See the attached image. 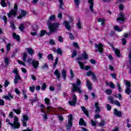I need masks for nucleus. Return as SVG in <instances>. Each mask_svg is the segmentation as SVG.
Here are the masks:
<instances>
[{"mask_svg":"<svg viewBox=\"0 0 131 131\" xmlns=\"http://www.w3.org/2000/svg\"><path fill=\"white\" fill-rule=\"evenodd\" d=\"M81 84V81L77 79L76 83H72V92H77L79 94H81L82 91L80 89V85Z\"/></svg>","mask_w":131,"mask_h":131,"instance_id":"1","label":"nucleus"},{"mask_svg":"<svg viewBox=\"0 0 131 131\" xmlns=\"http://www.w3.org/2000/svg\"><path fill=\"white\" fill-rule=\"evenodd\" d=\"M19 118L18 117L15 116L14 118V122L13 123H12L10 122H8V124H9L11 126L12 128H20V123H19Z\"/></svg>","mask_w":131,"mask_h":131,"instance_id":"2","label":"nucleus"},{"mask_svg":"<svg viewBox=\"0 0 131 131\" xmlns=\"http://www.w3.org/2000/svg\"><path fill=\"white\" fill-rule=\"evenodd\" d=\"M18 10V5L16 4H14V9L9 12L8 14V18H11L12 17H14L16 18V14H17V11Z\"/></svg>","mask_w":131,"mask_h":131,"instance_id":"3","label":"nucleus"},{"mask_svg":"<svg viewBox=\"0 0 131 131\" xmlns=\"http://www.w3.org/2000/svg\"><path fill=\"white\" fill-rule=\"evenodd\" d=\"M58 27L59 24L58 23L50 24L49 25V29L50 32H55V31H57Z\"/></svg>","mask_w":131,"mask_h":131,"instance_id":"4","label":"nucleus"},{"mask_svg":"<svg viewBox=\"0 0 131 131\" xmlns=\"http://www.w3.org/2000/svg\"><path fill=\"white\" fill-rule=\"evenodd\" d=\"M95 46L96 49L95 52H99V54H103L104 51V48H103V47H104V46H103L102 43H95Z\"/></svg>","mask_w":131,"mask_h":131,"instance_id":"5","label":"nucleus"},{"mask_svg":"<svg viewBox=\"0 0 131 131\" xmlns=\"http://www.w3.org/2000/svg\"><path fill=\"white\" fill-rule=\"evenodd\" d=\"M125 85L126 86V90L125 93L127 95H129V94H131V90H129V88H130V82L128 81L125 80L124 81Z\"/></svg>","mask_w":131,"mask_h":131,"instance_id":"6","label":"nucleus"},{"mask_svg":"<svg viewBox=\"0 0 131 131\" xmlns=\"http://www.w3.org/2000/svg\"><path fill=\"white\" fill-rule=\"evenodd\" d=\"M125 20V16H124V13L123 12H120L119 16L117 18V21L118 23H120V22H123Z\"/></svg>","mask_w":131,"mask_h":131,"instance_id":"7","label":"nucleus"},{"mask_svg":"<svg viewBox=\"0 0 131 131\" xmlns=\"http://www.w3.org/2000/svg\"><path fill=\"white\" fill-rule=\"evenodd\" d=\"M77 102V97L75 94H73L72 101H69V104L71 106H74Z\"/></svg>","mask_w":131,"mask_h":131,"instance_id":"8","label":"nucleus"},{"mask_svg":"<svg viewBox=\"0 0 131 131\" xmlns=\"http://www.w3.org/2000/svg\"><path fill=\"white\" fill-rule=\"evenodd\" d=\"M72 126V115H69L68 117V123L67 125V129L71 128Z\"/></svg>","mask_w":131,"mask_h":131,"instance_id":"9","label":"nucleus"},{"mask_svg":"<svg viewBox=\"0 0 131 131\" xmlns=\"http://www.w3.org/2000/svg\"><path fill=\"white\" fill-rule=\"evenodd\" d=\"M94 106L95 107V113H100L101 112V107L99 105L98 102H96L94 103Z\"/></svg>","mask_w":131,"mask_h":131,"instance_id":"10","label":"nucleus"},{"mask_svg":"<svg viewBox=\"0 0 131 131\" xmlns=\"http://www.w3.org/2000/svg\"><path fill=\"white\" fill-rule=\"evenodd\" d=\"M31 29H32L33 31L31 32V35H32V36H36L37 35L36 31H37L38 28L33 26L31 27Z\"/></svg>","mask_w":131,"mask_h":131,"instance_id":"11","label":"nucleus"},{"mask_svg":"<svg viewBox=\"0 0 131 131\" xmlns=\"http://www.w3.org/2000/svg\"><path fill=\"white\" fill-rule=\"evenodd\" d=\"M32 65L35 69H36L38 67V65H39V62L37 60H33L32 61Z\"/></svg>","mask_w":131,"mask_h":131,"instance_id":"12","label":"nucleus"},{"mask_svg":"<svg viewBox=\"0 0 131 131\" xmlns=\"http://www.w3.org/2000/svg\"><path fill=\"white\" fill-rule=\"evenodd\" d=\"M88 3L90 4V10L91 12L94 11V0H88Z\"/></svg>","mask_w":131,"mask_h":131,"instance_id":"13","label":"nucleus"},{"mask_svg":"<svg viewBox=\"0 0 131 131\" xmlns=\"http://www.w3.org/2000/svg\"><path fill=\"white\" fill-rule=\"evenodd\" d=\"M86 85L90 91L93 89L92 83H91V81H90L89 79H87L86 81Z\"/></svg>","mask_w":131,"mask_h":131,"instance_id":"14","label":"nucleus"},{"mask_svg":"<svg viewBox=\"0 0 131 131\" xmlns=\"http://www.w3.org/2000/svg\"><path fill=\"white\" fill-rule=\"evenodd\" d=\"M26 11L21 10L20 12V14L17 17V19H21L23 17H25L26 16Z\"/></svg>","mask_w":131,"mask_h":131,"instance_id":"15","label":"nucleus"},{"mask_svg":"<svg viewBox=\"0 0 131 131\" xmlns=\"http://www.w3.org/2000/svg\"><path fill=\"white\" fill-rule=\"evenodd\" d=\"M114 115H116V116H118L119 117H120V116L122 115L121 112L118 111L116 108L114 109Z\"/></svg>","mask_w":131,"mask_h":131,"instance_id":"16","label":"nucleus"},{"mask_svg":"<svg viewBox=\"0 0 131 131\" xmlns=\"http://www.w3.org/2000/svg\"><path fill=\"white\" fill-rule=\"evenodd\" d=\"M13 98L14 97L10 93H9L8 95L3 97V99H5V100H8V101H10L11 99H13Z\"/></svg>","mask_w":131,"mask_h":131,"instance_id":"17","label":"nucleus"},{"mask_svg":"<svg viewBox=\"0 0 131 131\" xmlns=\"http://www.w3.org/2000/svg\"><path fill=\"white\" fill-rule=\"evenodd\" d=\"M54 74H55L58 79H60L61 76L60 75V72L59 71V70H56L54 73Z\"/></svg>","mask_w":131,"mask_h":131,"instance_id":"18","label":"nucleus"},{"mask_svg":"<svg viewBox=\"0 0 131 131\" xmlns=\"http://www.w3.org/2000/svg\"><path fill=\"white\" fill-rule=\"evenodd\" d=\"M63 24L66 26V28H67L68 30H70V29H71V27H70V25H69V23L68 21H64L63 22Z\"/></svg>","mask_w":131,"mask_h":131,"instance_id":"19","label":"nucleus"},{"mask_svg":"<svg viewBox=\"0 0 131 131\" xmlns=\"http://www.w3.org/2000/svg\"><path fill=\"white\" fill-rule=\"evenodd\" d=\"M67 73V71H66L64 69L62 70L61 72V75L62 76V78L64 80H66V74Z\"/></svg>","mask_w":131,"mask_h":131,"instance_id":"20","label":"nucleus"},{"mask_svg":"<svg viewBox=\"0 0 131 131\" xmlns=\"http://www.w3.org/2000/svg\"><path fill=\"white\" fill-rule=\"evenodd\" d=\"M81 108L82 111L83 112V113H84V114H85V115L87 116V117H89V111L86 110V108H85V107L81 106Z\"/></svg>","mask_w":131,"mask_h":131,"instance_id":"21","label":"nucleus"},{"mask_svg":"<svg viewBox=\"0 0 131 131\" xmlns=\"http://www.w3.org/2000/svg\"><path fill=\"white\" fill-rule=\"evenodd\" d=\"M82 57L83 58H78V60H80V61H82L83 60V59H84L85 60H86L88 59V54H86V53H85V52H84L82 55Z\"/></svg>","mask_w":131,"mask_h":131,"instance_id":"22","label":"nucleus"},{"mask_svg":"<svg viewBox=\"0 0 131 131\" xmlns=\"http://www.w3.org/2000/svg\"><path fill=\"white\" fill-rule=\"evenodd\" d=\"M26 50L28 51V54L32 56L34 54V51L31 48H27Z\"/></svg>","mask_w":131,"mask_h":131,"instance_id":"23","label":"nucleus"},{"mask_svg":"<svg viewBox=\"0 0 131 131\" xmlns=\"http://www.w3.org/2000/svg\"><path fill=\"white\" fill-rule=\"evenodd\" d=\"M114 28L116 31H118V32H121L123 30L122 28H119L118 26H115Z\"/></svg>","mask_w":131,"mask_h":131,"instance_id":"24","label":"nucleus"},{"mask_svg":"<svg viewBox=\"0 0 131 131\" xmlns=\"http://www.w3.org/2000/svg\"><path fill=\"white\" fill-rule=\"evenodd\" d=\"M113 50L117 56V57H120V51H119V50H118V49H114L113 48Z\"/></svg>","mask_w":131,"mask_h":131,"instance_id":"25","label":"nucleus"},{"mask_svg":"<svg viewBox=\"0 0 131 131\" xmlns=\"http://www.w3.org/2000/svg\"><path fill=\"white\" fill-rule=\"evenodd\" d=\"M106 85H110L112 89H115V86L114 84L112 82H110V83L108 82H106Z\"/></svg>","mask_w":131,"mask_h":131,"instance_id":"26","label":"nucleus"},{"mask_svg":"<svg viewBox=\"0 0 131 131\" xmlns=\"http://www.w3.org/2000/svg\"><path fill=\"white\" fill-rule=\"evenodd\" d=\"M13 38H14V39H16L17 41H19V40H20V36L16 34V33H13Z\"/></svg>","mask_w":131,"mask_h":131,"instance_id":"27","label":"nucleus"},{"mask_svg":"<svg viewBox=\"0 0 131 131\" xmlns=\"http://www.w3.org/2000/svg\"><path fill=\"white\" fill-rule=\"evenodd\" d=\"M78 63L79 64L80 68L82 70H84V64L82 62L78 61Z\"/></svg>","mask_w":131,"mask_h":131,"instance_id":"28","label":"nucleus"},{"mask_svg":"<svg viewBox=\"0 0 131 131\" xmlns=\"http://www.w3.org/2000/svg\"><path fill=\"white\" fill-rule=\"evenodd\" d=\"M29 118L27 115H23V119H21V121H27L28 120Z\"/></svg>","mask_w":131,"mask_h":131,"instance_id":"29","label":"nucleus"},{"mask_svg":"<svg viewBox=\"0 0 131 131\" xmlns=\"http://www.w3.org/2000/svg\"><path fill=\"white\" fill-rule=\"evenodd\" d=\"M98 21L100 22L101 25L103 26L105 24V19L104 18H98Z\"/></svg>","mask_w":131,"mask_h":131,"instance_id":"30","label":"nucleus"},{"mask_svg":"<svg viewBox=\"0 0 131 131\" xmlns=\"http://www.w3.org/2000/svg\"><path fill=\"white\" fill-rule=\"evenodd\" d=\"M1 6L5 8V7H7V3H6V0H1Z\"/></svg>","mask_w":131,"mask_h":131,"instance_id":"31","label":"nucleus"},{"mask_svg":"<svg viewBox=\"0 0 131 131\" xmlns=\"http://www.w3.org/2000/svg\"><path fill=\"white\" fill-rule=\"evenodd\" d=\"M79 125H85V122H84V121L83 120V119L80 118L79 121Z\"/></svg>","mask_w":131,"mask_h":131,"instance_id":"32","label":"nucleus"},{"mask_svg":"<svg viewBox=\"0 0 131 131\" xmlns=\"http://www.w3.org/2000/svg\"><path fill=\"white\" fill-rule=\"evenodd\" d=\"M12 111L14 112H15L16 114H20V113H21V109L20 108L13 109Z\"/></svg>","mask_w":131,"mask_h":131,"instance_id":"33","label":"nucleus"},{"mask_svg":"<svg viewBox=\"0 0 131 131\" xmlns=\"http://www.w3.org/2000/svg\"><path fill=\"white\" fill-rule=\"evenodd\" d=\"M4 60L6 65L8 66V65H9V63L10 62V59L7 57H5Z\"/></svg>","mask_w":131,"mask_h":131,"instance_id":"34","label":"nucleus"},{"mask_svg":"<svg viewBox=\"0 0 131 131\" xmlns=\"http://www.w3.org/2000/svg\"><path fill=\"white\" fill-rule=\"evenodd\" d=\"M30 91L31 92V93H34V90H35V86L32 85L30 86L29 87Z\"/></svg>","mask_w":131,"mask_h":131,"instance_id":"35","label":"nucleus"},{"mask_svg":"<svg viewBox=\"0 0 131 131\" xmlns=\"http://www.w3.org/2000/svg\"><path fill=\"white\" fill-rule=\"evenodd\" d=\"M26 58H27V54L25 52L23 55V60L24 62H26Z\"/></svg>","mask_w":131,"mask_h":131,"instance_id":"36","label":"nucleus"},{"mask_svg":"<svg viewBox=\"0 0 131 131\" xmlns=\"http://www.w3.org/2000/svg\"><path fill=\"white\" fill-rule=\"evenodd\" d=\"M47 58L49 61H53L54 60V58H53V55L52 54H49Z\"/></svg>","mask_w":131,"mask_h":131,"instance_id":"37","label":"nucleus"},{"mask_svg":"<svg viewBox=\"0 0 131 131\" xmlns=\"http://www.w3.org/2000/svg\"><path fill=\"white\" fill-rule=\"evenodd\" d=\"M74 4L76 5V8H78V6L79 5V3L80 2V0H74Z\"/></svg>","mask_w":131,"mask_h":131,"instance_id":"38","label":"nucleus"},{"mask_svg":"<svg viewBox=\"0 0 131 131\" xmlns=\"http://www.w3.org/2000/svg\"><path fill=\"white\" fill-rule=\"evenodd\" d=\"M55 18L56 16L54 15H52L49 17V20L50 21H54L55 20Z\"/></svg>","mask_w":131,"mask_h":131,"instance_id":"39","label":"nucleus"},{"mask_svg":"<svg viewBox=\"0 0 131 131\" xmlns=\"http://www.w3.org/2000/svg\"><path fill=\"white\" fill-rule=\"evenodd\" d=\"M105 94H106V95H111L112 91L110 89H107L105 90Z\"/></svg>","mask_w":131,"mask_h":131,"instance_id":"40","label":"nucleus"},{"mask_svg":"<svg viewBox=\"0 0 131 131\" xmlns=\"http://www.w3.org/2000/svg\"><path fill=\"white\" fill-rule=\"evenodd\" d=\"M46 33H47V31L45 30L41 31L39 35L40 36L42 37L45 35V34H46Z\"/></svg>","mask_w":131,"mask_h":131,"instance_id":"41","label":"nucleus"},{"mask_svg":"<svg viewBox=\"0 0 131 131\" xmlns=\"http://www.w3.org/2000/svg\"><path fill=\"white\" fill-rule=\"evenodd\" d=\"M73 46L74 47V48H76V49H79V46H78V43L74 42L73 43Z\"/></svg>","mask_w":131,"mask_h":131,"instance_id":"42","label":"nucleus"},{"mask_svg":"<svg viewBox=\"0 0 131 131\" xmlns=\"http://www.w3.org/2000/svg\"><path fill=\"white\" fill-rule=\"evenodd\" d=\"M113 104H115V105H116V106H118V107H120V103H119V101L117 100L114 101Z\"/></svg>","mask_w":131,"mask_h":131,"instance_id":"43","label":"nucleus"},{"mask_svg":"<svg viewBox=\"0 0 131 131\" xmlns=\"http://www.w3.org/2000/svg\"><path fill=\"white\" fill-rule=\"evenodd\" d=\"M48 68H49V66L47 63H44L41 68L42 69H48Z\"/></svg>","mask_w":131,"mask_h":131,"instance_id":"44","label":"nucleus"},{"mask_svg":"<svg viewBox=\"0 0 131 131\" xmlns=\"http://www.w3.org/2000/svg\"><path fill=\"white\" fill-rule=\"evenodd\" d=\"M58 2L60 3L59 8L60 9H63V8H62V6H63V5H64V3H63V1L62 0H58Z\"/></svg>","mask_w":131,"mask_h":131,"instance_id":"45","label":"nucleus"},{"mask_svg":"<svg viewBox=\"0 0 131 131\" xmlns=\"http://www.w3.org/2000/svg\"><path fill=\"white\" fill-rule=\"evenodd\" d=\"M14 78L16 79H19L20 80H21V77H20V75H19V74H15Z\"/></svg>","mask_w":131,"mask_h":131,"instance_id":"46","label":"nucleus"},{"mask_svg":"<svg viewBox=\"0 0 131 131\" xmlns=\"http://www.w3.org/2000/svg\"><path fill=\"white\" fill-rule=\"evenodd\" d=\"M15 93H16V94L17 95H20L21 94V92L18 89V88H15Z\"/></svg>","mask_w":131,"mask_h":131,"instance_id":"47","label":"nucleus"},{"mask_svg":"<svg viewBox=\"0 0 131 131\" xmlns=\"http://www.w3.org/2000/svg\"><path fill=\"white\" fill-rule=\"evenodd\" d=\"M45 102L47 105H49V104H50V99L48 98H45Z\"/></svg>","mask_w":131,"mask_h":131,"instance_id":"48","label":"nucleus"},{"mask_svg":"<svg viewBox=\"0 0 131 131\" xmlns=\"http://www.w3.org/2000/svg\"><path fill=\"white\" fill-rule=\"evenodd\" d=\"M19 30H20V31H23V29H24V25L21 24L19 26Z\"/></svg>","mask_w":131,"mask_h":131,"instance_id":"49","label":"nucleus"},{"mask_svg":"<svg viewBox=\"0 0 131 131\" xmlns=\"http://www.w3.org/2000/svg\"><path fill=\"white\" fill-rule=\"evenodd\" d=\"M10 27L12 28V29H16V27H15V25H14L13 23H10Z\"/></svg>","mask_w":131,"mask_h":131,"instance_id":"50","label":"nucleus"},{"mask_svg":"<svg viewBox=\"0 0 131 131\" xmlns=\"http://www.w3.org/2000/svg\"><path fill=\"white\" fill-rule=\"evenodd\" d=\"M67 34H69V35H70V38L71 39H74V36H73V34H72V33H68L67 32Z\"/></svg>","mask_w":131,"mask_h":131,"instance_id":"51","label":"nucleus"},{"mask_svg":"<svg viewBox=\"0 0 131 131\" xmlns=\"http://www.w3.org/2000/svg\"><path fill=\"white\" fill-rule=\"evenodd\" d=\"M7 51H9L11 50V44L8 43L6 46Z\"/></svg>","mask_w":131,"mask_h":131,"instance_id":"52","label":"nucleus"},{"mask_svg":"<svg viewBox=\"0 0 131 131\" xmlns=\"http://www.w3.org/2000/svg\"><path fill=\"white\" fill-rule=\"evenodd\" d=\"M108 100L111 103V104H113L114 103V101H113V98L112 97H108Z\"/></svg>","mask_w":131,"mask_h":131,"instance_id":"53","label":"nucleus"},{"mask_svg":"<svg viewBox=\"0 0 131 131\" xmlns=\"http://www.w3.org/2000/svg\"><path fill=\"white\" fill-rule=\"evenodd\" d=\"M77 54L76 51H74L73 53H72V58H74L75 56Z\"/></svg>","mask_w":131,"mask_h":131,"instance_id":"54","label":"nucleus"},{"mask_svg":"<svg viewBox=\"0 0 131 131\" xmlns=\"http://www.w3.org/2000/svg\"><path fill=\"white\" fill-rule=\"evenodd\" d=\"M92 78H93V80L96 81L97 80V78L96 77V76L95 75V74L93 73L92 75H91Z\"/></svg>","mask_w":131,"mask_h":131,"instance_id":"55","label":"nucleus"},{"mask_svg":"<svg viewBox=\"0 0 131 131\" xmlns=\"http://www.w3.org/2000/svg\"><path fill=\"white\" fill-rule=\"evenodd\" d=\"M57 53L59 55H62V50L61 49L59 48L57 50Z\"/></svg>","mask_w":131,"mask_h":131,"instance_id":"56","label":"nucleus"},{"mask_svg":"<svg viewBox=\"0 0 131 131\" xmlns=\"http://www.w3.org/2000/svg\"><path fill=\"white\" fill-rule=\"evenodd\" d=\"M46 89H47V85L46 83H44L41 86V90H42V91H45Z\"/></svg>","mask_w":131,"mask_h":131,"instance_id":"57","label":"nucleus"},{"mask_svg":"<svg viewBox=\"0 0 131 131\" xmlns=\"http://www.w3.org/2000/svg\"><path fill=\"white\" fill-rule=\"evenodd\" d=\"M91 124H92V125H93V126H96L97 124V122H96L95 121H94V120H91Z\"/></svg>","mask_w":131,"mask_h":131,"instance_id":"58","label":"nucleus"},{"mask_svg":"<svg viewBox=\"0 0 131 131\" xmlns=\"http://www.w3.org/2000/svg\"><path fill=\"white\" fill-rule=\"evenodd\" d=\"M9 84H10V82H9V81H6L5 82L4 86L5 88H7V86H8V85H9Z\"/></svg>","mask_w":131,"mask_h":131,"instance_id":"59","label":"nucleus"},{"mask_svg":"<svg viewBox=\"0 0 131 131\" xmlns=\"http://www.w3.org/2000/svg\"><path fill=\"white\" fill-rule=\"evenodd\" d=\"M57 64H58V57H57L55 59L54 64H53V67H56Z\"/></svg>","mask_w":131,"mask_h":131,"instance_id":"60","label":"nucleus"},{"mask_svg":"<svg viewBox=\"0 0 131 131\" xmlns=\"http://www.w3.org/2000/svg\"><path fill=\"white\" fill-rule=\"evenodd\" d=\"M110 75L114 79H116V74H111Z\"/></svg>","mask_w":131,"mask_h":131,"instance_id":"61","label":"nucleus"},{"mask_svg":"<svg viewBox=\"0 0 131 131\" xmlns=\"http://www.w3.org/2000/svg\"><path fill=\"white\" fill-rule=\"evenodd\" d=\"M18 63H19L20 65H23V66H26V64L23 61H21V60H18Z\"/></svg>","mask_w":131,"mask_h":131,"instance_id":"62","label":"nucleus"},{"mask_svg":"<svg viewBox=\"0 0 131 131\" xmlns=\"http://www.w3.org/2000/svg\"><path fill=\"white\" fill-rule=\"evenodd\" d=\"M93 73H93V72L89 71V72H87L86 75H87V76H91V75H92Z\"/></svg>","mask_w":131,"mask_h":131,"instance_id":"63","label":"nucleus"},{"mask_svg":"<svg viewBox=\"0 0 131 131\" xmlns=\"http://www.w3.org/2000/svg\"><path fill=\"white\" fill-rule=\"evenodd\" d=\"M89 69H91V67L90 66H86L85 67H84V70H86V71H88V70H89Z\"/></svg>","mask_w":131,"mask_h":131,"instance_id":"64","label":"nucleus"}]
</instances>
